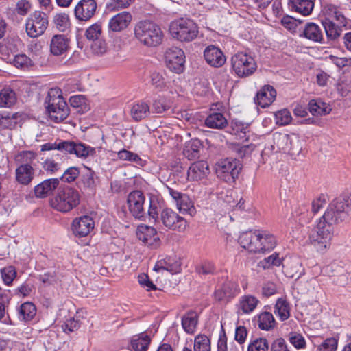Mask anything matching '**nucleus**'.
Masks as SVG:
<instances>
[{
    "label": "nucleus",
    "mask_w": 351,
    "mask_h": 351,
    "mask_svg": "<svg viewBox=\"0 0 351 351\" xmlns=\"http://www.w3.org/2000/svg\"><path fill=\"white\" fill-rule=\"evenodd\" d=\"M134 38L142 45L155 47L160 45L164 39V33L157 23L144 19L136 23L133 28Z\"/></svg>",
    "instance_id": "1"
},
{
    "label": "nucleus",
    "mask_w": 351,
    "mask_h": 351,
    "mask_svg": "<svg viewBox=\"0 0 351 351\" xmlns=\"http://www.w3.org/2000/svg\"><path fill=\"white\" fill-rule=\"evenodd\" d=\"M36 157V153L33 151H21L16 154L14 160L18 167L15 169V179L20 184L27 186L34 180Z\"/></svg>",
    "instance_id": "2"
},
{
    "label": "nucleus",
    "mask_w": 351,
    "mask_h": 351,
    "mask_svg": "<svg viewBox=\"0 0 351 351\" xmlns=\"http://www.w3.org/2000/svg\"><path fill=\"white\" fill-rule=\"evenodd\" d=\"M58 149L66 154H75L77 158H87L96 155V149L80 141H60L59 143H47L41 145V151Z\"/></svg>",
    "instance_id": "3"
},
{
    "label": "nucleus",
    "mask_w": 351,
    "mask_h": 351,
    "mask_svg": "<svg viewBox=\"0 0 351 351\" xmlns=\"http://www.w3.org/2000/svg\"><path fill=\"white\" fill-rule=\"evenodd\" d=\"M80 194L73 187H59L55 196L51 199V206L55 210L66 213L77 208L80 203Z\"/></svg>",
    "instance_id": "4"
},
{
    "label": "nucleus",
    "mask_w": 351,
    "mask_h": 351,
    "mask_svg": "<svg viewBox=\"0 0 351 351\" xmlns=\"http://www.w3.org/2000/svg\"><path fill=\"white\" fill-rule=\"evenodd\" d=\"M351 209V192L348 195L335 199L328 206L323 216L320 218L327 223L334 224L346 220Z\"/></svg>",
    "instance_id": "5"
},
{
    "label": "nucleus",
    "mask_w": 351,
    "mask_h": 351,
    "mask_svg": "<svg viewBox=\"0 0 351 351\" xmlns=\"http://www.w3.org/2000/svg\"><path fill=\"white\" fill-rule=\"evenodd\" d=\"M46 108L51 120L62 122L69 115V107L62 95L60 88H51L46 98Z\"/></svg>",
    "instance_id": "6"
},
{
    "label": "nucleus",
    "mask_w": 351,
    "mask_h": 351,
    "mask_svg": "<svg viewBox=\"0 0 351 351\" xmlns=\"http://www.w3.org/2000/svg\"><path fill=\"white\" fill-rule=\"evenodd\" d=\"M169 32L173 38L181 42H190L197 38L199 31L193 20L180 18L171 23Z\"/></svg>",
    "instance_id": "7"
},
{
    "label": "nucleus",
    "mask_w": 351,
    "mask_h": 351,
    "mask_svg": "<svg viewBox=\"0 0 351 351\" xmlns=\"http://www.w3.org/2000/svg\"><path fill=\"white\" fill-rule=\"evenodd\" d=\"M333 232V226L319 219L317 226L308 233V241L318 251L322 252L330 246Z\"/></svg>",
    "instance_id": "8"
},
{
    "label": "nucleus",
    "mask_w": 351,
    "mask_h": 351,
    "mask_svg": "<svg viewBox=\"0 0 351 351\" xmlns=\"http://www.w3.org/2000/svg\"><path fill=\"white\" fill-rule=\"evenodd\" d=\"M231 65L235 75L241 78L251 76L257 69L254 57L244 51H239L232 56Z\"/></svg>",
    "instance_id": "9"
},
{
    "label": "nucleus",
    "mask_w": 351,
    "mask_h": 351,
    "mask_svg": "<svg viewBox=\"0 0 351 351\" xmlns=\"http://www.w3.org/2000/svg\"><path fill=\"white\" fill-rule=\"evenodd\" d=\"M242 169L241 162L235 158H226L219 160L215 165L217 177L227 183H233Z\"/></svg>",
    "instance_id": "10"
},
{
    "label": "nucleus",
    "mask_w": 351,
    "mask_h": 351,
    "mask_svg": "<svg viewBox=\"0 0 351 351\" xmlns=\"http://www.w3.org/2000/svg\"><path fill=\"white\" fill-rule=\"evenodd\" d=\"M48 26V19L45 13L35 11L26 21V32L29 36L36 38L42 35Z\"/></svg>",
    "instance_id": "11"
},
{
    "label": "nucleus",
    "mask_w": 351,
    "mask_h": 351,
    "mask_svg": "<svg viewBox=\"0 0 351 351\" xmlns=\"http://www.w3.org/2000/svg\"><path fill=\"white\" fill-rule=\"evenodd\" d=\"M168 229L184 232L187 227L186 219L171 208H164L160 213L159 223Z\"/></svg>",
    "instance_id": "12"
},
{
    "label": "nucleus",
    "mask_w": 351,
    "mask_h": 351,
    "mask_svg": "<svg viewBox=\"0 0 351 351\" xmlns=\"http://www.w3.org/2000/svg\"><path fill=\"white\" fill-rule=\"evenodd\" d=\"M145 197L143 193L138 190L130 192L127 198V205L131 215L136 219H141L145 216L144 204Z\"/></svg>",
    "instance_id": "13"
},
{
    "label": "nucleus",
    "mask_w": 351,
    "mask_h": 351,
    "mask_svg": "<svg viewBox=\"0 0 351 351\" xmlns=\"http://www.w3.org/2000/svg\"><path fill=\"white\" fill-rule=\"evenodd\" d=\"M167 66L177 73L182 72L185 62L184 51L176 47L167 49L165 55Z\"/></svg>",
    "instance_id": "14"
},
{
    "label": "nucleus",
    "mask_w": 351,
    "mask_h": 351,
    "mask_svg": "<svg viewBox=\"0 0 351 351\" xmlns=\"http://www.w3.org/2000/svg\"><path fill=\"white\" fill-rule=\"evenodd\" d=\"M97 3L95 0H80L74 8V15L80 22L89 21L96 14Z\"/></svg>",
    "instance_id": "15"
},
{
    "label": "nucleus",
    "mask_w": 351,
    "mask_h": 351,
    "mask_svg": "<svg viewBox=\"0 0 351 351\" xmlns=\"http://www.w3.org/2000/svg\"><path fill=\"white\" fill-rule=\"evenodd\" d=\"M240 289L238 284L234 281H226L214 293V297L216 300L223 303L229 302L239 293Z\"/></svg>",
    "instance_id": "16"
},
{
    "label": "nucleus",
    "mask_w": 351,
    "mask_h": 351,
    "mask_svg": "<svg viewBox=\"0 0 351 351\" xmlns=\"http://www.w3.org/2000/svg\"><path fill=\"white\" fill-rule=\"evenodd\" d=\"M137 237L145 245L156 248L160 245V239L158 237L156 229L147 225H141L138 227Z\"/></svg>",
    "instance_id": "17"
},
{
    "label": "nucleus",
    "mask_w": 351,
    "mask_h": 351,
    "mask_svg": "<svg viewBox=\"0 0 351 351\" xmlns=\"http://www.w3.org/2000/svg\"><path fill=\"white\" fill-rule=\"evenodd\" d=\"M132 19L129 12L123 11L113 16L108 22V30L112 32H120L125 29Z\"/></svg>",
    "instance_id": "18"
},
{
    "label": "nucleus",
    "mask_w": 351,
    "mask_h": 351,
    "mask_svg": "<svg viewBox=\"0 0 351 351\" xmlns=\"http://www.w3.org/2000/svg\"><path fill=\"white\" fill-rule=\"evenodd\" d=\"M94 226L93 219L89 216L84 215L73 220L72 229L75 236L84 237L93 230Z\"/></svg>",
    "instance_id": "19"
},
{
    "label": "nucleus",
    "mask_w": 351,
    "mask_h": 351,
    "mask_svg": "<svg viewBox=\"0 0 351 351\" xmlns=\"http://www.w3.org/2000/svg\"><path fill=\"white\" fill-rule=\"evenodd\" d=\"M204 56L206 62L213 67L219 68L222 66L226 60L223 51L214 45L208 46L204 51Z\"/></svg>",
    "instance_id": "20"
},
{
    "label": "nucleus",
    "mask_w": 351,
    "mask_h": 351,
    "mask_svg": "<svg viewBox=\"0 0 351 351\" xmlns=\"http://www.w3.org/2000/svg\"><path fill=\"white\" fill-rule=\"evenodd\" d=\"M258 245H254V249H258V254H265L273 250L276 245V237L269 231L259 230Z\"/></svg>",
    "instance_id": "21"
},
{
    "label": "nucleus",
    "mask_w": 351,
    "mask_h": 351,
    "mask_svg": "<svg viewBox=\"0 0 351 351\" xmlns=\"http://www.w3.org/2000/svg\"><path fill=\"white\" fill-rule=\"evenodd\" d=\"M259 230H250L241 233L238 242L241 246L249 252L258 254V249H254V245H258Z\"/></svg>",
    "instance_id": "22"
},
{
    "label": "nucleus",
    "mask_w": 351,
    "mask_h": 351,
    "mask_svg": "<svg viewBox=\"0 0 351 351\" xmlns=\"http://www.w3.org/2000/svg\"><path fill=\"white\" fill-rule=\"evenodd\" d=\"M77 186L85 193H92L95 191V173L90 168L85 167V170L80 174Z\"/></svg>",
    "instance_id": "23"
},
{
    "label": "nucleus",
    "mask_w": 351,
    "mask_h": 351,
    "mask_svg": "<svg viewBox=\"0 0 351 351\" xmlns=\"http://www.w3.org/2000/svg\"><path fill=\"white\" fill-rule=\"evenodd\" d=\"M299 36L315 43H324L322 29L319 25L313 22L306 23L303 31L299 34Z\"/></svg>",
    "instance_id": "24"
},
{
    "label": "nucleus",
    "mask_w": 351,
    "mask_h": 351,
    "mask_svg": "<svg viewBox=\"0 0 351 351\" xmlns=\"http://www.w3.org/2000/svg\"><path fill=\"white\" fill-rule=\"evenodd\" d=\"M276 91L271 85H265L256 93V103L261 108L269 106L276 99Z\"/></svg>",
    "instance_id": "25"
},
{
    "label": "nucleus",
    "mask_w": 351,
    "mask_h": 351,
    "mask_svg": "<svg viewBox=\"0 0 351 351\" xmlns=\"http://www.w3.org/2000/svg\"><path fill=\"white\" fill-rule=\"evenodd\" d=\"M209 172V167L206 161H197L189 167L187 172V178L189 180H202L206 177Z\"/></svg>",
    "instance_id": "26"
},
{
    "label": "nucleus",
    "mask_w": 351,
    "mask_h": 351,
    "mask_svg": "<svg viewBox=\"0 0 351 351\" xmlns=\"http://www.w3.org/2000/svg\"><path fill=\"white\" fill-rule=\"evenodd\" d=\"M70 40L64 35H55L50 43V51L54 56L65 54L69 49Z\"/></svg>",
    "instance_id": "27"
},
{
    "label": "nucleus",
    "mask_w": 351,
    "mask_h": 351,
    "mask_svg": "<svg viewBox=\"0 0 351 351\" xmlns=\"http://www.w3.org/2000/svg\"><path fill=\"white\" fill-rule=\"evenodd\" d=\"M58 178H50L44 180L34 187L36 197L44 198L51 194L59 185Z\"/></svg>",
    "instance_id": "28"
},
{
    "label": "nucleus",
    "mask_w": 351,
    "mask_h": 351,
    "mask_svg": "<svg viewBox=\"0 0 351 351\" xmlns=\"http://www.w3.org/2000/svg\"><path fill=\"white\" fill-rule=\"evenodd\" d=\"M315 0H289L288 5L291 11L297 12L303 16H308L312 13Z\"/></svg>",
    "instance_id": "29"
},
{
    "label": "nucleus",
    "mask_w": 351,
    "mask_h": 351,
    "mask_svg": "<svg viewBox=\"0 0 351 351\" xmlns=\"http://www.w3.org/2000/svg\"><path fill=\"white\" fill-rule=\"evenodd\" d=\"M199 320L198 313L195 311L190 310L182 317V326L188 334H194L196 332Z\"/></svg>",
    "instance_id": "30"
},
{
    "label": "nucleus",
    "mask_w": 351,
    "mask_h": 351,
    "mask_svg": "<svg viewBox=\"0 0 351 351\" xmlns=\"http://www.w3.org/2000/svg\"><path fill=\"white\" fill-rule=\"evenodd\" d=\"M259 300L252 295H244L241 296L237 304L238 311L243 314L252 313L259 303Z\"/></svg>",
    "instance_id": "31"
},
{
    "label": "nucleus",
    "mask_w": 351,
    "mask_h": 351,
    "mask_svg": "<svg viewBox=\"0 0 351 351\" xmlns=\"http://www.w3.org/2000/svg\"><path fill=\"white\" fill-rule=\"evenodd\" d=\"M322 25L328 40H335L341 36L343 26L339 23L336 25L331 19L324 18L322 19Z\"/></svg>",
    "instance_id": "32"
},
{
    "label": "nucleus",
    "mask_w": 351,
    "mask_h": 351,
    "mask_svg": "<svg viewBox=\"0 0 351 351\" xmlns=\"http://www.w3.org/2000/svg\"><path fill=\"white\" fill-rule=\"evenodd\" d=\"M154 269L156 271H167L171 274H175L178 272L180 269V263L175 258L167 256L162 259L158 260Z\"/></svg>",
    "instance_id": "33"
},
{
    "label": "nucleus",
    "mask_w": 351,
    "mask_h": 351,
    "mask_svg": "<svg viewBox=\"0 0 351 351\" xmlns=\"http://www.w3.org/2000/svg\"><path fill=\"white\" fill-rule=\"evenodd\" d=\"M163 201L161 198L156 195H151L149 197V204L147 210L149 217L153 219L154 222L159 223V213L164 209Z\"/></svg>",
    "instance_id": "34"
},
{
    "label": "nucleus",
    "mask_w": 351,
    "mask_h": 351,
    "mask_svg": "<svg viewBox=\"0 0 351 351\" xmlns=\"http://www.w3.org/2000/svg\"><path fill=\"white\" fill-rule=\"evenodd\" d=\"M202 149V142L199 139L194 138L185 143L183 154L189 160H195L199 158Z\"/></svg>",
    "instance_id": "35"
},
{
    "label": "nucleus",
    "mask_w": 351,
    "mask_h": 351,
    "mask_svg": "<svg viewBox=\"0 0 351 351\" xmlns=\"http://www.w3.org/2000/svg\"><path fill=\"white\" fill-rule=\"evenodd\" d=\"M324 18H330L333 21L335 20L340 25L346 26L347 24L346 18L339 11L338 8L332 4H326L322 10Z\"/></svg>",
    "instance_id": "36"
},
{
    "label": "nucleus",
    "mask_w": 351,
    "mask_h": 351,
    "mask_svg": "<svg viewBox=\"0 0 351 351\" xmlns=\"http://www.w3.org/2000/svg\"><path fill=\"white\" fill-rule=\"evenodd\" d=\"M205 125L213 129L221 130L228 125V121L221 112H213L205 119Z\"/></svg>",
    "instance_id": "37"
},
{
    "label": "nucleus",
    "mask_w": 351,
    "mask_h": 351,
    "mask_svg": "<svg viewBox=\"0 0 351 351\" xmlns=\"http://www.w3.org/2000/svg\"><path fill=\"white\" fill-rule=\"evenodd\" d=\"M308 106V110L313 115H326L332 110L330 105L321 99H312L309 101Z\"/></svg>",
    "instance_id": "38"
},
{
    "label": "nucleus",
    "mask_w": 351,
    "mask_h": 351,
    "mask_svg": "<svg viewBox=\"0 0 351 351\" xmlns=\"http://www.w3.org/2000/svg\"><path fill=\"white\" fill-rule=\"evenodd\" d=\"M150 112L149 104L143 101L134 104L131 108V116L136 121L146 118Z\"/></svg>",
    "instance_id": "39"
},
{
    "label": "nucleus",
    "mask_w": 351,
    "mask_h": 351,
    "mask_svg": "<svg viewBox=\"0 0 351 351\" xmlns=\"http://www.w3.org/2000/svg\"><path fill=\"white\" fill-rule=\"evenodd\" d=\"M176 203L180 213L189 214L191 216L195 215L196 209L193 205V202L187 195L182 194Z\"/></svg>",
    "instance_id": "40"
},
{
    "label": "nucleus",
    "mask_w": 351,
    "mask_h": 351,
    "mask_svg": "<svg viewBox=\"0 0 351 351\" xmlns=\"http://www.w3.org/2000/svg\"><path fill=\"white\" fill-rule=\"evenodd\" d=\"M289 138L290 134L275 132L273 134V145H271L273 149H276V152H287Z\"/></svg>",
    "instance_id": "41"
},
{
    "label": "nucleus",
    "mask_w": 351,
    "mask_h": 351,
    "mask_svg": "<svg viewBox=\"0 0 351 351\" xmlns=\"http://www.w3.org/2000/svg\"><path fill=\"white\" fill-rule=\"evenodd\" d=\"M257 323L260 329L269 330L274 327L275 319L271 313L265 311L258 315Z\"/></svg>",
    "instance_id": "42"
},
{
    "label": "nucleus",
    "mask_w": 351,
    "mask_h": 351,
    "mask_svg": "<svg viewBox=\"0 0 351 351\" xmlns=\"http://www.w3.org/2000/svg\"><path fill=\"white\" fill-rule=\"evenodd\" d=\"M16 101V94L10 88H5L0 92V106L10 107Z\"/></svg>",
    "instance_id": "43"
},
{
    "label": "nucleus",
    "mask_w": 351,
    "mask_h": 351,
    "mask_svg": "<svg viewBox=\"0 0 351 351\" xmlns=\"http://www.w3.org/2000/svg\"><path fill=\"white\" fill-rule=\"evenodd\" d=\"M150 342V337L145 332H143L137 338L132 339L131 345L136 351H146Z\"/></svg>",
    "instance_id": "44"
},
{
    "label": "nucleus",
    "mask_w": 351,
    "mask_h": 351,
    "mask_svg": "<svg viewBox=\"0 0 351 351\" xmlns=\"http://www.w3.org/2000/svg\"><path fill=\"white\" fill-rule=\"evenodd\" d=\"M19 312L23 320L30 321L36 314V308L32 302H25L21 305Z\"/></svg>",
    "instance_id": "45"
},
{
    "label": "nucleus",
    "mask_w": 351,
    "mask_h": 351,
    "mask_svg": "<svg viewBox=\"0 0 351 351\" xmlns=\"http://www.w3.org/2000/svg\"><path fill=\"white\" fill-rule=\"evenodd\" d=\"M302 149V145L300 137L295 134H290L287 152L291 156H296L301 153Z\"/></svg>",
    "instance_id": "46"
},
{
    "label": "nucleus",
    "mask_w": 351,
    "mask_h": 351,
    "mask_svg": "<svg viewBox=\"0 0 351 351\" xmlns=\"http://www.w3.org/2000/svg\"><path fill=\"white\" fill-rule=\"evenodd\" d=\"M289 343L297 350H304L306 348L307 343L304 337L300 332L292 331L288 335Z\"/></svg>",
    "instance_id": "47"
},
{
    "label": "nucleus",
    "mask_w": 351,
    "mask_h": 351,
    "mask_svg": "<svg viewBox=\"0 0 351 351\" xmlns=\"http://www.w3.org/2000/svg\"><path fill=\"white\" fill-rule=\"evenodd\" d=\"M289 304L285 300L280 298L277 300L274 312L282 321L287 320L289 317Z\"/></svg>",
    "instance_id": "48"
},
{
    "label": "nucleus",
    "mask_w": 351,
    "mask_h": 351,
    "mask_svg": "<svg viewBox=\"0 0 351 351\" xmlns=\"http://www.w3.org/2000/svg\"><path fill=\"white\" fill-rule=\"evenodd\" d=\"M268 349L267 340L263 337H258L250 340L247 351H268Z\"/></svg>",
    "instance_id": "49"
},
{
    "label": "nucleus",
    "mask_w": 351,
    "mask_h": 351,
    "mask_svg": "<svg viewBox=\"0 0 351 351\" xmlns=\"http://www.w3.org/2000/svg\"><path fill=\"white\" fill-rule=\"evenodd\" d=\"M194 351H210V341L205 335H198L195 337Z\"/></svg>",
    "instance_id": "50"
},
{
    "label": "nucleus",
    "mask_w": 351,
    "mask_h": 351,
    "mask_svg": "<svg viewBox=\"0 0 351 351\" xmlns=\"http://www.w3.org/2000/svg\"><path fill=\"white\" fill-rule=\"evenodd\" d=\"M171 108V104L169 101L163 97H158L155 99L152 104L151 112L153 113H162Z\"/></svg>",
    "instance_id": "51"
},
{
    "label": "nucleus",
    "mask_w": 351,
    "mask_h": 351,
    "mask_svg": "<svg viewBox=\"0 0 351 351\" xmlns=\"http://www.w3.org/2000/svg\"><path fill=\"white\" fill-rule=\"evenodd\" d=\"M282 261L279 257V254L278 253H274L261 261L260 265L264 269H267L274 266L279 267L282 265Z\"/></svg>",
    "instance_id": "52"
},
{
    "label": "nucleus",
    "mask_w": 351,
    "mask_h": 351,
    "mask_svg": "<svg viewBox=\"0 0 351 351\" xmlns=\"http://www.w3.org/2000/svg\"><path fill=\"white\" fill-rule=\"evenodd\" d=\"M101 32V24L100 23H95L87 28L85 36L88 40L95 41L99 38Z\"/></svg>",
    "instance_id": "53"
},
{
    "label": "nucleus",
    "mask_w": 351,
    "mask_h": 351,
    "mask_svg": "<svg viewBox=\"0 0 351 351\" xmlns=\"http://www.w3.org/2000/svg\"><path fill=\"white\" fill-rule=\"evenodd\" d=\"M301 23L302 21L297 20L289 15L283 16L281 19L282 25L293 34L297 32L298 26Z\"/></svg>",
    "instance_id": "54"
},
{
    "label": "nucleus",
    "mask_w": 351,
    "mask_h": 351,
    "mask_svg": "<svg viewBox=\"0 0 351 351\" xmlns=\"http://www.w3.org/2000/svg\"><path fill=\"white\" fill-rule=\"evenodd\" d=\"M0 273L3 282L7 285H10L16 276V271L13 266L1 269Z\"/></svg>",
    "instance_id": "55"
},
{
    "label": "nucleus",
    "mask_w": 351,
    "mask_h": 351,
    "mask_svg": "<svg viewBox=\"0 0 351 351\" xmlns=\"http://www.w3.org/2000/svg\"><path fill=\"white\" fill-rule=\"evenodd\" d=\"M337 346L338 339L335 337H329L317 346L316 351H336Z\"/></svg>",
    "instance_id": "56"
},
{
    "label": "nucleus",
    "mask_w": 351,
    "mask_h": 351,
    "mask_svg": "<svg viewBox=\"0 0 351 351\" xmlns=\"http://www.w3.org/2000/svg\"><path fill=\"white\" fill-rule=\"evenodd\" d=\"M117 154L119 158L121 160L134 162L141 165H142L143 160L137 154L123 149L119 151Z\"/></svg>",
    "instance_id": "57"
},
{
    "label": "nucleus",
    "mask_w": 351,
    "mask_h": 351,
    "mask_svg": "<svg viewBox=\"0 0 351 351\" xmlns=\"http://www.w3.org/2000/svg\"><path fill=\"white\" fill-rule=\"evenodd\" d=\"M80 176V172L78 167H71L68 168L61 177V180L64 182L71 183Z\"/></svg>",
    "instance_id": "58"
},
{
    "label": "nucleus",
    "mask_w": 351,
    "mask_h": 351,
    "mask_svg": "<svg viewBox=\"0 0 351 351\" xmlns=\"http://www.w3.org/2000/svg\"><path fill=\"white\" fill-rule=\"evenodd\" d=\"M54 23L60 31L64 32L69 26L68 15L64 13L57 14L54 17Z\"/></svg>",
    "instance_id": "59"
},
{
    "label": "nucleus",
    "mask_w": 351,
    "mask_h": 351,
    "mask_svg": "<svg viewBox=\"0 0 351 351\" xmlns=\"http://www.w3.org/2000/svg\"><path fill=\"white\" fill-rule=\"evenodd\" d=\"M276 122L280 125H286L291 123L292 117L287 109H282L278 111L276 114Z\"/></svg>",
    "instance_id": "60"
},
{
    "label": "nucleus",
    "mask_w": 351,
    "mask_h": 351,
    "mask_svg": "<svg viewBox=\"0 0 351 351\" xmlns=\"http://www.w3.org/2000/svg\"><path fill=\"white\" fill-rule=\"evenodd\" d=\"M196 270L199 274L209 275L214 274L215 273L216 268L213 263L204 261L196 267Z\"/></svg>",
    "instance_id": "61"
},
{
    "label": "nucleus",
    "mask_w": 351,
    "mask_h": 351,
    "mask_svg": "<svg viewBox=\"0 0 351 351\" xmlns=\"http://www.w3.org/2000/svg\"><path fill=\"white\" fill-rule=\"evenodd\" d=\"M31 59L25 54L16 55L13 60V64L20 69L27 68L31 65Z\"/></svg>",
    "instance_id": "62"
},
{
    "label": "nucleus",
    "mask_w": 351,
    "mask_h": 351,
    "mask_svg": "<svg viewBox=\"0 0 351 351\" xmlns=\"http://www.w3.org/2000/svg\"><path fill=\"white\" fill-rule=\"evenodd\" d=\"M270 351H291L286 341L279 337L274 340L270 346Z\"/></svg>",
    "instance_id": "63"
},
{
    "label": "nucleus",
    "mask_w": 351,
    "mask_h": 351,
    "mask_svg": "<svg viewBox=\"0 0 351 351\" xmlns=\"http://www.w3.org/2000/svg\"><path fill=\"white\" fill-rule=\"evenodd\" d=\"M91 50L93 53L101 56L107 51V43L103 40H96L91 45Z\"/></svg>",
    "instance_id": "64"
}]
</instances>
